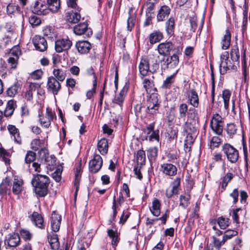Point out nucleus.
<instances>
[{"label":"nucleus","instance_id":"obj_7","mask_svg":"<svg viewBox=\"0 0 250 250\" xmlns=\"http://www.w3.org/2000/svg\"><path fill=\"white\" fill-rule=\"evenodd\" d=\"M103 165V159L99 154H95L93 158L89 162V171L96 173L99 171Z\"/></svg>","mask_w":250,"mask_h":250},{"label":"nucleus","instance_id":"obj_57","mask_svg":"<svg viewBox=\"0 0 250 250\" xmlns=\"http://www.w3.org/2000/svg\"><path fill=\"white\" fill-rule=\"evenodd\" d=\"M159 130H154L149 135L146 136V139H148L150 141H153L154 140L159 141Z\"/></svg>","mask_w":250,"mask_h":250},{"label":"nucleus","instance_id":"obj_46","mask_svg":"<svg viewBox=\"0 0 250 250\" xmlns=\"http://www.w3.org/2000/svg\"><path fill=\"white\" fill-rule=\"evenodd\" d=\"M188 106L185 103L181 104L178 108L179 118L185 120V118L188 112Z\"/></svg>","mask_w":250,"mask_h":250},{"label":"nucleus","instance_id":"obj_33","mask_svg":"<svg viewBox=\"0 0 250 250\" xmlns=\"http://www.w3.org/2000/svg\"><path fill=\"white\" fill-rule=\"evenodd\" d=\"M126 92L127 91L126 90L124 89H122L119 93L115 96L113 100V103L122 106L126 96Z\"/></svg>","mask_w":250,"mask_h":250},{"label":"nucleus","instance_id":"obj_47","mask_svg":"<svg viewBox=\"0 0 250 250\" xmlns=\"http://www.w3.org/2000/svg\"><path fill=\"white\" fill-rule=\"evenodd\" d=\"M136 161L137 165H143L146 161L145 152L143 150H139L136 154Z\"/></svg>","mask_w":250,"mask_h":250},{"label":"nucleus","instance_id":"obj_52","mask_svg":"<svg viewBox=\"0 0 250 250\" xmlns=\"http://www.w3.org/2000/svg\"><path fill=\"white\" fill-rule=\"evenodd\" d=\"M222 143V140L218 136H213L210 140V147L213 149L218 147Z\"/></svg>","mask_w":250,"mask_h":250},{"label":"nucleus","instance_id":"obj_14","mask_svg":"<svg viewBox=\"0 0 250 250\" xmlns=\"http://www.w3.org/2000/svg\"><path fill=\"white\" fill-rule=\"evenodd\" d=\"M47 5L41 3L39 1H36L33 4L31 7L33 12L37 15H45L49 13V9Z\"/></svg>","mask_w":250,"mask_h":250},{"label":"nucleus","instance_id":"obj_30","mask_svg":"<svg viewBox=\"0 0 250 250\" xmlns=\"http://www.w3.org/2000/svg\"><path fill=\"white\" fill-rule=\"evenodd\" d=\"M32 222L38 228H43L44 227L43 218L37 212H34L32 215Z\"/></svg>","mask_w":250,"mask_h":250},{"label":"nucleus","instance_id":"obj_63","mask_svg":"<svg viewBox=\"0 0 250 250\" xmlns=\"http://www.w3.org/2000/svg\"><path fill=\"white\" fill-rule=\"evenodd\" d=\"M130 215V213L129 212L128 209L124 210L123 212L122 215L120 217L119 223L122 225L124 224L127 221Z\"/></svg>","mask_w":250,"mask_h":250},{"label":"nucleus","instance_id":"obj_50","mask_svg":"<svg viewBox=\"0 0 250 250\" xmlns=\"http://www.w3.org/2000/svg\"><path fill=\"white\" fill-rule=\"evenodd\" d=\"M229 218H226L223 216L219 217L217 219V223L220 229H226L229 225Z\"/></svg>","mask_w":250,"mask_h":250},{"label":"nucleus","instance_id":"obj_27","mask_svg":"<svg viewBox=\"0 0 250 250\" xmlns=\"http://www.w3.org/2000/svg\"><path fill=\"white\" fill-rule=\"evenodd\" d=\"M97 148L102 155L106 154L107 153L108 149L107 140L103 138L99 140L97 144Z\"/></svg>","mask_w":250,"mask_h":250},{"label":"nucleus","instance_id":"obj_11","mask_svg":"<svg viewBox=\"0 0 250 250\" xmlns=\"http://www.w3.org/2000/svg\"><path fill=\"white\" fill-rule=\"evenodd\" d=\"M73 31L76 35H84L88 37L92 34L91 29L88 28V24L84 22L76 25L73 28Z\"/></svg>","mask_w":250,"mask_h":250},{"label":"nucleus","instance_id":"obj_25","mask_svg":"<svg viewBox=\"0 0 250 250\" xmlns=\"http://www.w3.org/2000/svg\"><path fill=\"white\" fill-rule=\"evenodd\" d=\"M170 12V8L166 5L162 6L158 11L157 16V20L158 21H162L167 17Z\"/></svg>","mask_w":250,"mask_h":250},{"label":"nucleus","instance_id":"obj_29","mask_svg":"<svg viewBox=\"0 0 250 250\" xmlns=\"http://www.w3.org/2000/svg\"><path fill=\"white\" fill-rule=\"evenodd\" d=\"M48 240L51 248L53 250H58L60 247V243L58 235L57 234L52 233L48 235Z\"/></svg>","mask_w":250,"mask_h":250},{"label":"nucleus","instance_id":"obj_61","mask_svg":"<svg viewBox=\"0 0 250 250\" xmlns=\"http://www.w3.org/2000/svg\"><path fill=\"white\" fill-rule=\"evenodd\" d=\"M158 150L156 147H150L147 150V156L148 158L155 159L157 156Z\"/></svg>","mask_w":250,"mask_h":250},{"label":"nucleus","instance_id":"obj_42","mask_svg":"<svg viewBox=\"0 0 250 250\" xmlns=\"http://www.w3.org/2000/svg\"><path fill=\"white\" fill-rule=\"evenodd\" d=\"M20 8L16 3H9L7 6V13L9 15H14L20 13Z\"/></svg>","mask_w":250,"mask_h":250},{"label":"nucleus","instance_id":"obj_41","mask_svg":"<svg viewBox=\"0 0 250 250\" xmlns=\"http://www.w3.org/2000/svg\"><path fill=\"white\" fill-rule=\"evenodd\" d=\"M11 153L4 149L3 147H0V159L3 161L5 165L10 164V157Z\"/></svg>","mask_w":250,"mask_h":250},{"label":"nucleus","instance_id":"obj_20","mask_svg":"<svg viewBox=\"0 0 250 250\" xmlns=\"http://www.w3.org/2000/svg\"><path fill=\"white\" fill-rule=\"evenodd\" d=\"M139 70L140 75L144 77L146 76L149 71V64L148 59L143 57L141 59L139 64Z\"/></svg>","mask_w":250,"mask_h":250},{"label":"nucleus","instance_id":"obj_17","mask_svg":"<svg viewBox=\"0 0 250 250\" xmlns=\"http://www.w3.org/2000/svg\"><path fill=\"white\" fill-rule=\"evenodd\" d=\"M160 170L166 175L173 176L177 174V168L175 165L172 164L164 163L161 165Z\"/></svg>","mask_w":250,"mask_h":250},{"label":"nucleus","instance_id":"obj_51","mask_svg":"<svg viewBox=\"0 0 250 250\" xmlns=\"http://www.w3.org/2000/svg\"><path fill=\"white\" fill-rule=\"evenodd\" d=\"M241 60L242 74L244 76L245 82H246L247 79V62L246 60V54L245 50L243 51L241 54Z\"/></svg>","mask_w":250,"mask_h":250},{"label":"nucleus","instance_id":"obj_8","mask_svg":"<svg viewBox=\"0 0 250 250\" xmlns=\"http://www.w3.org/2000/svg\"><path fill=\"white\" fill-rule=\"evenodd\" d=\"M47 89L48 92H51L54 95L58 94L61 89V85L60 82L56 80L53 76L48 77L47 83Z\"/></svg>","mask_w":250,"mask_h":250},{"label":"nucleus","instance_id":"obj_2","mask_svg":"<svg viewBox=\"0 0 250 250\" xmlns=\"http://www.w3.org/2000/svg\"><path fill=\"white\" fill-rule=\"evenodd\" d=\"M175 50V51L172 56H168L166 59L161 61V66L162 69L172 70L177 68L179 62V56L182 54V48L178 46Z\"/></svg>","mask_w":250,"mask_h":250},{"label":"nucleus","instance_id":"obj_15","mask_svg":"<svg viewBox=\"0 0 250 250\" xmlns=\"http://www.w3.org/2000/svg\"><path fill=\"white\" fill-rule=\"evenodd\" d=\"M20 243V237L18 233H10L5 237L4 243L9 247H16Z\"/></svg>","mask_w":250,"mask_h":250},{"label":"nucleus","instance_id":"obj_19","mask_svg":"<svg viewBox=\"0 0 250 250\" xmlns=\"http://www.w3.org/2000/svg\"><path fill=\"white\" fill-rule=\"evenodd\" d=\"M76 49L81 54H86L91 48V45L89 42L86 41H79L75 44Z\"/></svg>","mask_w":250,"mask_h":250},{"label":"nucleus","instance_id":"obj_36","mask_svg":"<svg viewBox=\"0 0 250 250\" xmlns=\"http://www.w3.org/2000/svg\"><path fill=\"white\" fill-rule=\"evenodd\" d=\"M231 34L229 30H227L222 40V48L224 50L228 49L230 44Z\"/></svg>","mask_w":250,"mask_h":250},{"label":"nucleus","instance_id":"obj_4","mask_svg":"<svg viewBox=\"0 0 250 250\" xmlns=\"http://www.w3.org/2000/svg\"><path fill=\"white\" fill-rule=\"evenodd\" d=\"M146 112L151 115H156L159 112L160 102L159 101L157 93H152L147 96L145 103Z\"/></svg>","mask_w":250,"mask_h":250},{"label":"nucleus","instance_id":"obj_64","mask_svg":"<svg viewBox=\"0 0 250 250\" xmlns=\"http://www.w3.org/2000/svg\"><path fill=\"white\" fill-rule=\"evenodd\" d=\"M20 234L25 240H29L32 237V234L28 230L24 229L20 230Z\"/></svg>","mask_w":250,"mask_h":250},{"label":"nucleus","instance_id":"obj_48","mask_svg":"<svg viewBox=\"0 0 250 250\" xmlns=\"http://www.w3.org/2000/svg\"><path fill=\"white\" fill-rule=\"evenodd\" d=\"M156 0H147L144 7L146 8V14H151L153 13L155 4Z\"/></svg>","mask_w":250,"mask_h":250},{"label":"nucleus","instance_id":"obj_59","mask_svg":"<svg viewBox=\"0 0 250 250\" xmlns=\"http://www.w3.org/2000/svg\"><path fill=\"white\" fill-rule=\"evenodd\" d=\"M36 158V153L32 151H28L25 158L26 163L29 164L33 162Z\"/></svg>","mask_w":250,"mask_h":250},{"label":"nucleus","instance_id":"obj_58","mask_svg":"<svg viewBox=\"0 0 250 250\" xmlns=\"http://www.w3.org/2000/svg\"><path fill=\"white\" fill-rule=\"evenodd\" d=\"M93 79H94L93 83V88L92 89L90 90L87 92L86 96L88 99H90L93 96L94 93L95 92V89H96V85H97V77L94 73H93Z\"/></svg>","mask_w":250,"mask_h":250},{"label":"nucleus","instance_id":"obj_49","mask_svg":"<svg viewBox=\"0 0 250 250\" xmlns=\"http://www.w3.org/2000/svg\"><path fill=\"white\" fill-rule=\"evenodd\" d=\"M107 234L112 239V245L114 246H117L119 242L117 233L113 229H110L107 230Z\"/></svg>","mask_w":250,"mask_h":250},{"label":"nucleus","instance_id":"obj_34","mask_svg":"<svg viewBox=\"0 0 250 250\" xmlns=\"http://www.w3.org/2000/svg\"><path fill=\"white\" fill-rule=\"evenodd\" d=\"M53 77L59 82H63L66 77V71L62 68H55L53 71Z\"/></svg>","mask_w":250,"mask_h":250},{"label":"nucleus","instance_id":"obj_31","mask_svg":"<svg viewBox=\"0 0 250 250\" xmlns=\"http://www.w3.org/2000/svg\"><path fill=\"white\" fill-rule=\"evenodd\" d=\"M163 38V33L158 30L154 31L149 36V41L153 44L160 42Z\"/></svg>","mask_w":250,"mask_h":250},{"label":"nucleus","instance_id":"obj_32","mask_svg":"<svg viewBox=\"0 0 250 250\" xmlns=\"http://www.w3.org/2000/svg\"><path fill=\"white\" fill-rule=\"evenodd\" d=\"M179 69H176V71L171 75L168 76L166 80L164 81L162 84V88L164 89H169L170 88L171 85L174 83L175 81V78L177 74Z\"/></svg>","mask_w":250,"mask_h":250},{"label":"nucleus","instance_id":"obj_16","mask_svg":"<svg viewBox=\"0 0 250 250\" xmlns=\"http://www.w3.org/2000/svg\"><path fill=\"white\" fill-rule=\"evenodd\" d=\"M61 216L55 211L52 212L50 218V224L52 230L56 232L59 230L61 223Z\"/></svg>","mask_w":250,"mask_h":250},{"label":"nucleus","instance_id":"obj_23","mask_svg":"<svg viewBox=\"0 0 250 250\" xmlns=\"http://www.w3.org/2000/svg\"><path fill=\"white\" fill-rule=\"evenodd\" d=\"M161 204L157 198H154L152 203V206L149 208L151 213L155 216L158 217L161 213Z\"/></svg>","mask_w":250,"mask_h":250},{"label":"nucleus","instance_id":"obj_12","mask_svg":"<svg viewBox=\"0 0 250 250\" xmlns=\"http://www.w3.org/2000/svg\"><path fill=\"white\" fill-rule=\"evenodd\" d=\"M55 117V113L53 112L51 109L49 108H46V116H40V122L41 125L45 127L48 128L50 125L51 122L53 120V119Z\"/></svg>","mask_w":250,"mask_h":250},{"label":"nucleus","instance_id":"obj_24","mask_svg":"<svg viewBox=\"0 0 250 250\" xmlns=\"http://www.w3.org/2000/svg\"><path fill=\"white\" fill-rule=\"evenodd\" d=\"M175 20L173 17H170L165 23V28L167 34L170 36L174 35L175 31Z\"/></svg>","mask_w":250,"mask_h":250},{"label":"nucleus","instance_id":"obj_56","mask_svg":"<svg viewBox=\"0 0 250 250\" xmlns=\"http://www.w3.org/2000/svg\"><path fill=\"white\" fill-rule=\"evenodd\" d=\"M143 84L144 87L145 88L147 93H151L153 86L152 82L147 79H145L143 82Z\"/></svg>","mask_w":250,"mask_h":250},{"label":"nucleus","instance_id":"obj_26","mask_svg":"<svg viewBox=\"0 0 250 250\" xmlns=\"http://www.w3.org/2000/svg\"><path fill=\"white\" fill-rule=\"evenodd\" d=\"M81 161L75 165V181L74 182V186L76 188V194L79 188V182L81 178L82 167H81Z\"/></svg>","mask_w":250,"mask_h":250},{"label":"nucleus","instance_id":"obj_5","mask_svg":"<svg viewBox=\"0 0 250 250\" xmlns=\"http://www.w3.org/2000/svg\"><path fill=\"white\" fill-rule=\"evenodd\" d=\"M222 150L226 155L227 159L231 163H236L239 158L238 151L229 144H225L222 146Z\"/></svg>","mask_w":250,"mask_h":250},{"label":"nucleus","instance_id":"obj_54","mask_svg":"<svg viewBox=\"0 0 250 250\" xmlns=\"http://www.w3.org/2000/svg\"><path fill=\"white\" fill-rule=\"evenodd\" d=\"M21 52L19 46L16 45L10 49L9 53V55L10 56L19 59V56L21 55Z\"/></svg>","mask_w":250,"mask_h":250},{"label":"nucleus","instance_id":"obj_18","mask_svg":"<svg viewBox=\"0 0 250 250\" xmlns=\"http://www.w3.org/2000/svg\"><path fill=\"white\" fill-rule=\"evenodd\" d=\"M174 51L176 48H174V45L171 42H166L160 43L157 46V50L159 53L161 55H167L172 50Z\"/></svg>","mask_w":250,"mask_h":250},{"label":"nucleus","instance_id":"obj_55","mask_svg":"<svg viewBox=\"0 0 250 250\" xmlns=\"http://www.w3.org/2000/svg\"><path fill=\"white\" fill-rule=\"evenodd\" d=\"M233 175L231 173H227L223 177L222 180V188L224 189L227 187L228 184L233 178Z\"/></svg>","mask_w":250,"mask_h":250},{"label":"nucleus","instance_id":"obj_6","mask_svg":"<svg viewBox=\"0 0 250 250\" xmlns=\"http://www.w3.org/2000/svg\"><path fill=\"white\" fill-rule=\"evenodd\" d=\"M210 126L212 131L218 135H222L223 131L222 118L218 114L213 115L210 122Z\"/></svg>","mask_w":250,"mask_h":250},{"label":"nucleus","instance_id":"obj_60","mask_svg":"<svg viewBox=\"0 0 250 250\" xmlns=\"http://www.w3.org/2000/svg\"><path fill=\"white\" fill-rule=\"evenodd\" d=\"M29 23L33 26H38L41 23V19L36 15H32L29 18Z\"/></svg>","mask_w":250,"mask_h":250},{"label":"nucleus","instance_id":"obj_40","mask_svg":"<svg viewBox=\"0 0 250 250\" xmlns=\"http://www.w3.org/2000/svg\"><path fill=\"white\" fill-rule=\"evenodd\" d=\"M190 95L189 96L190 104L194 107H197L199 105V98L197 92L194 89L190 90Z\"/></svg>","mask_w":250,"mask_h":250},{"label":"nucleus","instance_id":"obj_22","mask_svg":"<svg viewBox=\"0 0 250 250\" xmlns=\"http://www.w3.org/2000/svg\"><path fill=\"white\" fill-rule=\"evenodd\" d=\"M22 189L23 180L15 176L12 184V192L15 195H18L21 192Z\"/></svg>","mask_w":250,"mask_h":250},{"label":"nucleus","instance_id":"obj_10","mask_svg":"<svg viewBox=\"0 0 250 250\" xmlns=\"http://www.w3.org/2000/svg\"><path fill=\"white\" fill-rule=\"evenodd\" d=\"M32 42L36 50L41 52H43L47 48L46 40L41 36H35L32 39Z\"/></svg>","mask_w":250,"mask_h":250},{"label":"nucleus","instance_id":"obj_37","mask_svg":"<svg viewBox=\"0 0 250 250\" xmlns=\"http://www.w3.org/2000/svg\"><path fill=\"white\" fill-rule=\"evenodd\" d=\"M168 213H169L168 210H167L166 212L164 214H163V215L161 217L158 218H155V219H150L149 218H147L146 220V225H152L154 224V223L155 222L158 221L159 220H161V221H162V223L163 224H165L166 223V221H167V218L168 216Z\"/></svg>","mask_w":250,"mask_h":250},{"label":"nucleus","instance_id":"obj_9","mask_svg":"<svg viewBox=\"0 0 250 250\" xmlns=\"http://www.w3.org/2000/svg\"><path fill=\"white\" fill-rule=\"evenodd\" d=\"M72 45V42L68 38L59 39L55 42V50L58 53L68 50Z\"/></svg>","mask_w":250,"mask_h":250},{"label":"nucleus","instance_id":"obj_28","mask_svg":"<svg viewBox=\"0 0 250 250\" xmlns=\"http://www.w3.org/2000/svg\"><path fill=\"white\" fill-rule=\"evenodd\" d=\"M66 20L71 23L78 22L81 19V15L78 12H74L73 10L66 13Z\"/></svg>","mask_w":250,"mask_h":250},{"label":"nucleus","instance_id":"obj_53","mask_svg":"<svg viewBox=\"0 0 250 250\" xmlns=\"http://www.w3.org/2000/svg\"><path fill=\"white\" fill-rule=\"evenodd\" d=\"M226 131L228 135L232 138L236 134L237 128L234 124H228L227 126Z\"/></svg>","mask_w":250,"mask_h":250},{"label":"nucleus","instance_id":"obj_44","mask_svg":"<svg viewBox=\"0 0 250 250\" xmlns=\"http://www.w3.org/2000/svg\"><path fill=\"white\" fill-rule=\"evenodd\" d=\"M38 86V85L34 83H31L29 84L28 90L26 91L25 94V98L27 101H30L32 100L33 91H35Z\"/></svg>","mask_w":250,"mask_h":250},{"label":"nucleus","instance_id":"obj_43","mask_svg":"<svg viewBox=\"0 0 250 250\" xmlns=\"http://www.w3.org/2000/svg\"><path fill=\"white\" fill-rule=\"evenodd\" d=\"M190 196L188 193L181 195L179 197L180 206L183 208H186L189 204Z\"/></svg>","mask_w":250,"mask_h":250},{"label":"nucleus","instance_id":"obj_62","mask_svg":"<svg viewBox=\"0 0 250 250\" xmlns=\"http://www.w3.org/2000/svg\"><path fill=\"white\" fill-rule=\"evenodd\" d=\"M19 59L10 56L7 60L8 64L11 68L16 69L18 65V61Z\"/></svg>","mask_w":250,"mask_h":250},{"label":"nucleus","instance_id":"obj_21","mask_svg":"<svg viewBox=\"0 0 250 250\" xmlns=\"http://www.w3.org/2000/svg\"><path fill=\"white\" fill-rule=\"evenodd\" d=\"M11 180L8 177H6L3 179L0 184V195L3 196L7 194H10L11 193Z\"/></svg>","mask_w":250,"mask_h":250},{"label":"nucleus","instance_id":"obj_13","mask_svg":"<svg viewBox=\"0 0 250 250\" xmlns=\"http://www.w3.org/2000/svg\"><path fill=\"white\" fill-rule=\"evenodd\" d=\"M8 131L14 142L18 145L22 144V139L19 129L14 125H9L7 126Z\"/></svg>","mask_w":250,"mask_h":250},{"label":"nucleus","instance_id":"obj_3","mask_svg":"<svg viewBox=\"0 0 250 250\" xmlns=\"http://www.w3.org/2000/svg\"><path fill=\"white\" fill-rule=\"evenodd\" d=\"M220 67L222 74H224L228 71L237 70L239 64H236L231 59H229V53L228 51H225L220 55Z\"/></svg>","mask_w":250,"mask_h":250},{"label":"nucleus","instance_id":"obj_45","mask_svg":"<svg viewBox=\"0 0 250 250\" xmlns=\"http://www.w3.org/2000/svg\"><path fill=\"white\" fill-rule=\"evenodd\" d=\"M231 96V92L228 89H225L222 92V98L224 103V107L226 109L229 108V99Z\"/></svg>","mask_w":250,"mask_h":250},{"label":"nucleus","instance_id":"obj_39","mask_svg":"<svg viewBox=\"0 0 250 250\" xmlns=\"http://www.w3.org/2000/svg\"><path fill=\"white\" fill-rule=\"evenodd\" d=\"M20 88V84L18 82L15 83L7 89L6 94L10 97H14L17 94Z\"/></svg>","mask_w":250,"mask_h":250},{"label":"nucleus","instance_id":"obj_35","mask_svg":"<svg viewBox=\"0 0 250 250\" xmlns=\"http://www.w3.org/2000/svg\"><path fill=\"white\" fill-rule=\"evenodd\" d=\"M49 12H56L60 7V0H46Z\"/></svg>","mask_w":250,"mask_h":250},{"label":"nucleus","instance_id":"obj_38","mask_svg":"<svg viewBox=\"0 0 250 250\" xmlns=\"http://www.w3.org/2000/svg\"><path fill=\"white\" fill-rule=\"evenodd\" d=\"M230 59L236 64H239L240 54L239 49L237 45H234L230 51Z\"/></svg>","mask_w":250,"mask_h":250},{"label":"nucleus","instance_id":"obj_1","mask_svg":"<svg viewBox=\"0 0 250 250\" xmlns=\"http://www.w3.org/2000/svg\"><path fill=\"white\" fill-rule=\"evenodd\" d=\"M31 183L34 187L35 193L38 195L44 197L47 194L50 184V179L47 176L42 174L34 175Z\"/></svg>","mask_w":250,"mask_h":250}]
</instances>
